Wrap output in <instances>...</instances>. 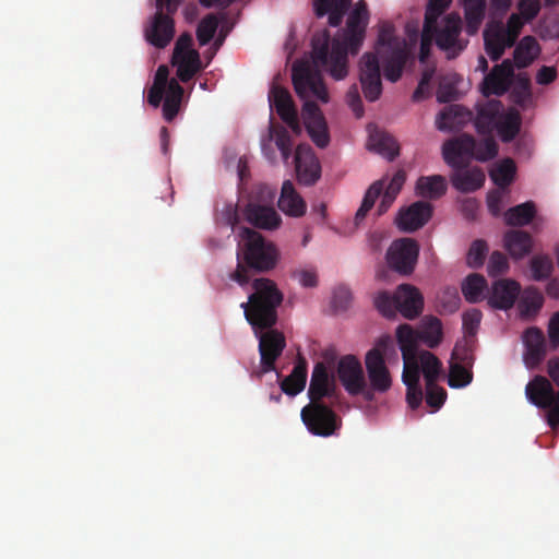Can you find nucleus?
Returning <instances> with one entry per match:
<instances>
[{
  "label": "nucleus",
  "mask_w": 559,
  "mask_h": 559,
  "mask_svg": "<svg viewBox=\"0 0 559 559\" xmlns=\"http://www.w3.org/2000/svg\"><path fill=\"white\" fill-rule=\"evenodd\" d=\"M487 288V282L480 274L474 273L468 275L462 284V293L468 302H478L484 297Z\"/></svg>",
  "instance_id": "a19ab883"
},
{
  "label": "nucleus",
  "mask_w": 559,
  "mask_h": 559,
  "mask_svg": "<svg viewBox=\"0 0 559 559\" xmlns=\"http://www.w3.org/2000/svg\"><path fill=\"white\" fill-rule=\"evenodd\" d=\"M405 180L406 174L403 169H400L393 175L386 186L384 179L374 181L366 191L361 205L356 212V225H358L366 217L368 212L373 207L376 200L382 194L383 190L385 193L396 198L403 185L405 183Z\"/></svg>",
  "instance_id": "f8f14e48"
},
{
  "label": "nucleus",
  "mask_w": 559,
  "mask_h": 559,
  "mask_svg": "<svg viewBox=\"0 0 559 559\" xmlns=\"http://www.w3.org/2000/svg\"><path fill=\"white\" fill-rule=\"evenodd\" d=\"M503 245L513 259H522L527 255L533 247L532 236L521 229H511L504 234Z\"/></svg>",
  "instance_id": "cd10ccee"
},
{
  "label": "nucleus",
  "mask_w": 559,
  "mask_h": 559,
  "mask_svg": "<svg viewBox=\"0 0 559 559\" xmlns=\"http://www.w3.org/2000/svg\"><path fill=\"white\" fill-rule=\"evenodd\" d=\"M543 304L544 297L537 288L530 287L525 289L522 306H524L526 311L537 312L542 309Z\"/></svg>",
  "instance_id": "4d7b16f0"
},
{
  "label": "nucleus",
  "mask_w": 559,
  "mask_h": 559,
  "mask_svg": "<svg viewBox=\"0 0 559 559\" xmlns=\"http://www.w3.org/2000/svg\"><path fill=\"white\" fill-rule=\"evenodd\" d=\"M310 96L314 95L309 93V95L304 98L302 116L305 126L313 143L318 147L324 148L330 143L328 126L319 106L314 102L308 100Z\"/></svg>",
  "instance_id": "ddd939ff"
},
{
  "label": "nucleus",
  "mask_w": 559,
  "mask_h": 559,
  "mask_svg": "<svg viewBox=\"0 0 559 559\" xmlns=\"http://www.w3.org/2000/svg\"><path fill=\"white\" fill-rule=\"evenodd\" d=\"M380 60L373 52L364 53L359 60V82L368 102H376L382 94Z\"/></svg>",
  "instance_id": "9b49d317"
},
{
  "label": "nucleus",
  "mask_w": 559,
  "mask_h": 559,
  "mask_svg": "<svg viewBox=\"0 0 559 559\" xmlns=\"http://www.w3.org/2000/svg\"><path fill=\"white\" fill-rule=\"evenodd\" d=\"M301 419L314 436L330 437L341 427L336 413L324 403H309L301 409Z\"/></svg>",
  "instance_id": "6e6552de"
},
{
  "label": "nucleus",
  "mask_w": 559,
  "mask_h": 559,
  "mask_svg": "<svg viewBox=\"0 0 559 559\" xmlns=\"http://www.w3.org/2000/svg\"><path fill=\"white\" fill-rule=\"evenodd\" d=\"M461 31L462 21L455 13L448 14L441 27L435 24L432 37L436 45L447 53L448 59L456 58L466 47L467 41L459 38Z\"/></svg>",
  "instance_id": "1a4fd4ad"
},
{
  "label": "nucleus",
  "mask_w": 559,
  "mask_h": 559,
  "mask_svg": "<svg viewBox=\"0 0 559 559\" xmlns=\"http://www.w3.org/2000/svg\"><path fill=\"white\" fill-rule=\"evenodd\" d=\"M419 341L424 342L428 347H437L442 340V323L436 317H427L424 319V325L418 331Z\"/></svg>",
  "instance_id": "ea45409f"
},
{
  "label": "nucleus",
  "mask_w": 559,
  "mask_h": 559,
  "mask_svg": "<svg viewBox=\"0 0 559 559\" xmlns=\"http://www.w3.org/2000/svg\"><path fill=\"white\" fill-rule=\"evenodd\" d=\"M525 394L533 405L548 411V425L556 428L559 425V391L554 390L551 382L543 376H535L526 384Z\"/></svg>",
  "instance_id": "0eeeda50"
},
{
  "label": "nucleus",
  "mask_w": 559,
  "mask_h": 559,
  "mask_svg": "<svg viewBox=\"0 0 559 559\" xmlns=\"http://www.w3.org/2000/svg\"><path fill=\"white\" fill-rule=\"evenodd\" d=\"M473 119V112L462 105L447 106L437 118L439 130H453L463 127Z\"/></svg>",
  "instance_id": "bb28decb"
},
{
  "label": "nucleus",
  "mask_w": 559,
  "mask_h": 559,
  "mask_svg": "<svg viewBox=\"0 0 559 559\" xmlns=\"http://www.w3.org/2000/svg\"><path fill=\"white\" fill-rule=\"evenodd\" d=\"M468 160L462 158V166L452 167L453 173L450 176L452 186L460 192H474L485 183V173L480 168L466 169Z\"/></svg>",
  "instance_id": "aec40b11"
},
{
  "label": "nucleus",
  "mask_w": 559,
  "mask_h": 559,
  "mask_svg": "<svg viewBox=\"0 0 559 559\" xmlns=\"http://www.w3.org/2000/svg\"><path fill=\"white\" fill-rule=\"evenodd\" d=\"M447 190V179L441 175L421 176L416 182V193L424 199L437 200L444 195Z\"/></svg>",
  "instance_id": "2f4dec72"
},
{
  "label": "nucleus",
  "mask_w": 559,
  "mask_h": 559,
  "mask_svg": "<svg viewBox=\"0 0 559 559\" xmlns=\"http://www.w3.org/2000/svg\"><path fill=\"white\" fill-rule=\"evenodd\" d=\"M542 47L534 36H524L516 45L513 52V64L518 69L531 66L540 55Z\"/></svg>",
  "instance_id": "c85d7f7f"
},
{
  "label": "nucleus",
  "mask_w": 559,
  "mask_h": 559,
  "mask_svg": "<svg viewBox=\"0 0 559 559\" xmlns=\"http://www.w3.org/2000/svg\"><path fill=\"white\" fill-rule=\"evenodd\" d=\"M248 223L261 229H275L281 224V216L272 206L249 203L245 209Z\"/></svg>",
  "instance_id": "393cba45"
},
{
  "label": "nucleus",
  "mask_w": 559,
  "mask_h": 559,
  "mask_svg": "<svg viewBox=\"0 0 559 559\" xmlns=\"http://www.w3.org/2000/svg\"><path fill=\"white\" fill-rule=\"evenodd\" d=\"M509 269L507 257L500 251H493L489 258L487 270L490 276H498Z\"/></svg>",
  "instance_id": "13d9d810"
},
{
  "label": "nucleus",
  "mask_w": 559,
  "mask_h": 559,
  "mask_svg": "<svg viewBox=\"0 0 559 559\" xmlns=\"http://www.w3.org/2000/svg\"><path fill=\"white\" fill-rule=\"evenodd\" d=\"M447 399V392L443 388L437 385L436 382L426 383V403L435 408L439 409Z\"/></svg>",
  "instance_id": "6e6d98bb"
},
{
  "label": "nucleus",
  "mask_w": 559,
  "mask_h": 559,
  "mask_svg": "<svg viewBox=\"0 0 559 559\" xmlns=\"http://www.w3.org/2000/svg\"><path fill=\"white\" fill-rule=\"evenodd\" d=\"M485 138L476 141L471 134L463 133L457 138L447 141L442 146V156L450 167L462 166V158L487 162L498 154V144L491 134H483Z\"/></svg>",
  "instance_id": "20e7f679"
},
{
  "label": "nucleus",
  "mask_w": 559,
  "mask_h": 559,
  "mask_svg": "<svg viewBox=\"0 0 559 559\" xmlns=\"http://www.w3.org/2000/svg\"><path fill=\"white\" fill-rule=\"evenodd\" d=\"M367 17V4L360 0L347 19L346 31L342 38L331 39L326 29L313 35L312 63L307 60H297L292 68L293 85L300 98L312 93L323 103L329 100L328 90L319 68L325 70L336 81L347 76L348 53L356 55L359 51L365 38Z\"/></svg>",
  "instance_id": "f257e3e1"
},
{
  "label": "nucleus",
  "mask_w": 559,
  "mask_h": 559,
  "mask_svg": "<svg viewBox=\"0 0 559 559\" xmlns=\"http://www.w3.org/2000/svg\"><path fill=\"white\" fill-rule=\"evenodd\" d=\"M399 312L408 320L419 317L424 309V297L418 288L402 284L396 288Z\"/></svg>",
  "instance_id": "412c9836"
},
{
  "label": "nucleus",
  "mask_w": 559,
  "mask_h": 559,
  "mask_svg": "<svg viewBox=\"0 0 559 559\" xmlns=\"http://www.w3.org/2000/svg\"><path fill=\"white\" fill-rule=\"evenodd\" d=\"M365 362L372 390L380 393L386 392L391 388L392 380L381 350L379 348L370 349L366 355Z\"/></svg>",
  "instance_id": "a211bd4d"
},
{
  "label": "nucleus",
  "mask_w": 559,
  "mask_h": 559,
  "mask_svg": "<svg viewBox=\"0 0 559 559\" xmlns=\"http://www.w3.org/2000/svg\"><path fill=\"white\" fill-rule=\"evenodd\" d=\"M456 91L452 82L442 79L437 90V100L439 103H450L455 99Z\"/></svg>",
  "instance_id": "69168bd1"
},
{
  "label": "nucleus",
  "mask_w": 559,
  "mask_h": 559,
  "mask_svg": "<svg viewBox=\"0 0 559 559\" xmlns=\"http://www.w3.org/2000/svg\"><path fill=\"white\" fill-rule=\"evenodd\" d=\"M308 395L310 403H323L324 397L333 403L337 399L335 380L323 362L316 364L313 368Z\"/></svg>",
  "instance_id": "2eb2a0df"
},
{
  "label": "nucleus",
  "mask_w": 559,
  "mask_h": 559,
  "mask_svg": "<svg viewBox=\"0 0 559 559\" xmlns=\"http://www.w3.org/2000/svg\"><path fill=\"white\" fill-rule=\"evenodd\" d=\"M337 376L349 395L356 396L364 391L365 377L361 364L355 356L347 355L340 359Z\"/></svg>",
  "instance_id": "dca6fc26"
},
{
  "label": "nucleus",
  "mask_w": 559,
  "mask_h": 559,
  "mask_svg": "<svg viewBox=\"0 0 559 559\" xmlns=\"http://www.w3.org/2000/svg\"><path fill=\"white\" fill-rule=\"evenodd\" d=\"M307 380V365L304 359H300L294 367L292 373L287 376L281 383V389L288 395H296L300 393L306 385Z\"/></svg>",
  "instance_id": "e433bc0d"
},
{
  "label": "nucleus",
  "mask_w": 559,
  "mask_h": 559,
  "mask_svg": "<svg viewBox=\"0 0 559 559\" xmlns=\"http://www.w3.org/2000/svg\"><path fill=\"white\" fill-rule=\"evenodd\" d=\"M182 0H156V13L145 27L146 40L156 48H165L175 36L173 14L178 10Z\"/></svg>",
  "instance_id": "423d86ee"
},
{
  "label": "nucleus",
  "mask_w": 559,
  "mask_h": 559,
  "mask_svg": "<svg viewBox=\"0 0 559 559\" xmlns=\"http://www.w3.org/2000/svg\"><path fill=\"white\" fill-rule=\"evenodd\" d=\"M485 49L492 61H498L504 53L507 37L502 34V23L497 22L489 25L484 31Z\"/></svg>",
  "instance_id": "c756f323"
},
{
  "label": "nucleus",
  "mask_w": 559,
  "mask_h": 559,
  "mask_svg": "<svg viewBox=\"0 0 559 559\" xmlns=\"http://www.w3.org/2000/svg\"><path fill=\"white\" fill-rule=\"evenodd\" d=\"M471 369L472 367L459 362H450L448 384L456 389L468 385L473 380Z\"/></svg>",
  "instance_id": "49530a36"
},
{
  "label": "nucleus",
  "mask_w": 559,
  "mask_h": 559,
  "mask_svg": "<svg viewBox=\"0 0 559 559\" xmlns=\"http://www.w3.org/2000/svg\"><path fill=\"white\" fill-rule=\"evenodd\" d=\"M536 215V206L533 201H526L510 207L504 213L506 224L509 226L528 225Z\"/></svg>",
  "instance_id": "c9c22d12"
},
{
  "label": "nucleus",
  "mask_w": 559,
  "mask_h": 559,
  "mask_svg": "<svg viewBox=\"0 0 559 559\" xmlns=\"http://www.w3.org/2000/svg\"><path fill=\"white\" fill-rule=\"evenodd\" d=\"M483 313L480 310L476 308H472L466 310L462 316L463 321V332L464 338L474 340L476 336L480 322H481Z\"/></svg>",
  "instance_id": "09e8293b"
},
{
  "label": "nucleus",
  "mask_w": 559,
  "mask_h": 559,
  "mask_svg": "<svg viewBox=\"0 0 559 559\" xmlns=\"http://www.w3.org/2000/svg\"><path fill=\"white\" fill-rule=\"evenodd\" d=\"M346 100H347L348 106L354 111L355 116L357 118L362 117L364 106H362V102H361V98H360V95L358 93V88L356 85H353L348 90L347 95H346Z\"/></svg>",
  "instance_id": "338daca9"
},
{
  "label": "nucleus",
  "mask_w": 559,
  "mask_h": 559,
  "mask_svg": "<svg viewBox=\"0 0 559 559\" xmlns=\"http://www.w3.org/2000/svg\"><path fill=\"white\" fill-rule=\"evenodd\" d=\"M269 100L271 107H275L277 115L282 120L297 112L292 95L286 88L282 86H272L269 94Z\"/></svg>",
  "instance_id": "f704fd0d"
},
{
  "label": "nucleus",
  "mask_w": 559,
  "mask_h": 559,
  "mask_svg": "<svg viewBox=\"0 0 559 559\" xmlns=\"http://www.w3.org/2000/svg\"><path fill=\"white\" fill-rule=\"evenodd\" d=\"M474 344V340L464 338L463 342H457L452 352V360L453 362H459L468 367L473 366L474 355L472 350V346Z\"/></svg>",
  "instance_id": "8fccbe9b"
},
{
  "label": "nucleus",
  "mask_w": 559,
  "mask_h": 559,
  "mask_svg": "<svg viewBox=\"0 0 559 559\" xmlns=\"http://www.w3.org/2000/svg\"><path fill=\"white\" fill-rule=\"evenodd\" d=\"M487 251L488 247L484 240L473 241L467 253V264L474 269L480 267L484 264Z\"/></svg>",
  "instance_id": "5fc2aeb1"
},
{
  "label": "nucleus",
  "mask_w": 559,
  "mask_h": 559,
  "mask_svg": "<svg viewBox=\"0 0 559 559\" xmlns=\"http://www.w3.org/2000/svg\"><path fill=\"white\" fill-rule=\"evenodd\" d=\"M537 35L546 40L559 37V20H547L543 19L538 22L536 27Z\"/></svg>",
  "instance_id": "bf43d9fd"
},
{
  "label": "nucleus",
  "mask_w": 559,
  "mask_h": 559,
  "mask_svg": "<svg viewBox=\"0 0 559 559\" xmlns=\"http://www.w3.org/2000/svg\"><path fill=\"white\" fill-rule=\"evenodd\" d=\"M514 85L511 91V99L515 105L524 106L531 98V80L526 73H519L513 78Z\"/></svg>",
  "instance_id": "c03bdc74"
},
{
  "label": "nucleus",
  "mask_w": 559,
  "mask_h": 559,
  "mask_svg": "<svg viewBox=\"0 0 559 559\" xmlns=\"http://www.w3.org/2000/svg\"><path fill=\"white\" fill-rule=\"evenodd\" d=\"M464 12L467 23V29L471 34H474L478 29L479 25L484 20L485 9L464 8Z\"/></svg>",
  "instance_id": "e2e57ef3"
},
{
  "label": "nucleus",
  "mask_w": 559,
  "mask_h": 559,
  "mask_svg": "<svg viewBox=\"0 0 559 559\" xmlns=\"http://www.w3.org/2000/svg\"><path fill=\"white\" fill-rule=\"evenodd\" d=\"M219 20L214 13L205 15L197 27V39L200 46L207 45L215 36Z\"/></svg>",
  "instance_id": "a18cd8bd"
},
{
  "label": "nucleus",
  "mask_w": 559,
  "mask_h": 559,
  "mask_svg": "<svg viewBox=\"0 0 559 559\" xmlns=\"http://www.w3.org/2000/svg\"><path fill=\"white\" fill-rule=\"evenodd\" d=\"M435 69H426L419 80L418 86L413 93V100L420 102L421 99L429 96L430 82L433 78Z\"/></svg>",
  "instance_id": "052dcab7"
},
{
  "label": "nucleus",
  "mask_w": 559,
  "mask_h": 559,
  "mask_svg": "<svg viewBox=\"0 0 559 559\" xmlns=\"http://www.w3.org/2000/svg\"><path fill=\"white\" fill-rule=\"evenodd\" d=\"M418 365L420 364L426 383L437 382L441 370V361L430 352L417 353Z\"/></svg>",
  "instance_id": "37998d69"
},
{
  "label": "nucleus",
  "mask_w": 559,
  "mask_h": 559,
  "mask_svg": "<svg viewBox=\"0 0 559 559\" xmlns=\"http://www.w3.org/2000/svg\"><path fill=\"white\" fill-rule=\"evenodd\" d=\"M239 236L241 241L237 250V267L229 277L245 287L250 283L251 271L263 273L276 266L278 251L260 233L248 227L240 228Z\"/></svg>",
  "instance_id": "7ed1b4c3"
},
{
  "label": "nucleus",
  "mask_w": 559,
  "mask_h": 559,
  "mask_svg": "<svg viewBox=\"0 0 559 559\" xmlns=\"http://www.w3.org/2000/svg\"><path fill=\"white\" fill-rule=\"evenodd\" d=\"M374 306L378 311L385 318H394L399 312L396 301V290L393 295L388 292H381L374 298Z\"/></svg>",
  "instance_id": "de8ad7c7"
},
{
  "label": "nucleus",
  "mask_w": 559,
  "mask_h": 559,
  "mask_svg": "<svg viewBox=\"0 0 559 559\" xmlns=\"http://www.w3.org/2000/svg\"><path fill=\"white\" fill-rule=\"evenodd\" d=\"M277 204L281 211L294 217L302 216L307 209L304 199L289 180L283 182Z\"/></svg>",
  "instance_id": "a878e982"
},
{
  "label": "nucleus",
  "mask_w": 559,
  "mask_h": 559,
  "mask_svg": "<svg viewBox=\"0 0 559 559\" xmlns=\"http://www.w3.org/2000/svg\"><path fill=\"white\" fill-rule=\"evenodd\" d=\"M271 134L275 136V144L280 151L293 147V141L289 132L283 126H272Z\"/></svg>",
  "instance_id": "0e129e2a"
},
{
  "label": "nucleus",
  "mask_w": 559,
  "mask_h": 559,
  "mask_svg": "<svg viewBox=\"0 0 559 559\" xmlns=\"http://www.w3.org/2000/svg\"><path fill=\"white\" fill-rule=\"evenodd\" d=\"M396 338L403 358L417 356V345L419 342L418 331H415L409 324H401L396 329Z\"/></svg>",
  "instance_id": "4c0bfd02"
},
{
  "label": "nucleus",
  "mask_w": 559,
  "mask_h": 559,
  "mask_svg": "<svg viewBox=\"0 0 559 559\" xmlns=\"http://www.w3.org/2000/svg\"><path fill=\"white\" fill-rule=\"evenodd\" d=\"M530 270L532 278L536 282L550 278L555 266L551 258L548 254H535L530 260Z\"/></svg>",
  "instance_id": "79ce46f5"
},
{
  "label": "nucleus",
  "mask_w": 559,
  "mask_h": 559,
  "mask_svg": "<svg viewBox=\"0 0 559 559\" xmlns=\"http://www.w3.org/2000/svg\"><path fill=\"white\" fill-rule=\"evenodd\" d=\"M502 103L488 99L476 105L474 126L478 134H491L502 114Z\"/></svg>",
  "instance_id": "5701e85b"
},
{
  "label": "nucleus",
  "mask_w": 559,
  "mask_h": 559,
  "mask_svg": "<svg viewBox=\"0 0 559 559\" xmlns=\"http://www.w3.org/2000/svg\"><path fill=\"white\" fill-rule=\"evenodd\" d=\"M404 370L402 380L406 388L418 385L419 382V365L417 356L403 358Z\"/></svg>",
  "instance_id": "864d4df0"
},
{
  "label": "nucleus",
  "mask_w": 559,
  "mask_h": 559,
  "mask_svg": "<svg viewBox=\"0 0 559 559\" xmlns=\"http://www.w3.org/2000/svg\"><path fill=\"white\" fill-rule=\"evenodd\" d=\"M295 167L298 181L305 186L314 185L321 177V165L309 145L299 144L295 152Z\"/></svg>",
  "instance_id": "f3484780"
},
{
  "label": "nucleus",
  "mask_w": 559,
  "mask_h": 559,
  "mask_svg": "<svg viewBox=\"0 0 559 559\" xmlns=\"http://www.w3.org/2000/svg\"><path fill=\"white\" fill-rule=\"evenodd\" d=\"M419 254V246L412 238H401L392 242L386 252L389 266L402 275L413 273Z\"/></svg>",
  "instance_id": "9d476101"
},
{
  "label": "nucleus",
  "mask_w": 559,
  "mask_h": 559,
  "mask_svg": "<svg viewBox=\"0 0 559 559\" xmlns=\"http://www.w3.org/2000/svg\"><path fill=\"white\" fill-rule=\"evenodd\" d=\"M171 62L177 67V76L183 83L189 82L202 69L198 50L188 51L178 58L173 57Z\"/></svg>",
  "instance_id": "473e14b6"
},
{
  "label": "nucleus",
  "mask_w": 559,
  "mask_h": 559,
  "mask_svg": "<svg viewBox=\"0 0 559 559\" xmlns=\"http://www.w3.org/2000/svg\"><path fill=\"white\" fill-rule=\"evenodd\" d=\"M253 292L240 307L255 336L259 338L261 370L259 376L275 369V361L282 355L286 341L282 332L272 329L277 322V309L283 302V293L276 283L266 277L252 281Z\"/></svg>",
  "instance_id": "f03ea898"
},
{
  "label": "nucleus",
  "mask_w": 559,
  "mask_h": 559,
  "mask_svg": "<svg viewBox=\"0 0 559 559\" xmlns=\"http://www.w3.org/2000/svg\"><path fill=\"white\" fill-rule=\"evenodd\" d=\"M514 64L512 60L504 59L500 64H496L492 70L484 78L481 92L485 96L506 94L513 82Z\"/></svg>",
  "instance_id": "4468645a"
},
{
  "label": "nucleus",
  "mask_w": 559,
  "mask_h": 559,
  "mask_svg": "<svg viewBox=\"0 0 559 559\" xmlns=\"http://www.w3.org/2000/svg\"><path fill=\"white\" fill-rule=\"evenodd\" d=\"M451 1L452 0H429L424 20V23H426V31L430 27H435L438 19L450 5Z\"/></svg>",
  "instance_id": "3c124183"
},
{
  "label": "nucleus",
  "mask_w": 559,
  "mask_h": 559,
  "mask_svg": "<svg viewBox=\"0 0 559 559\" xmlns=\"http://www.w3.org/2000/svg\"><path fill=\"white\" fill-rule=\"evenodd\" d=\"M522 15L512 13L508 19L507 26L502 24V34L507 37V45L513 46L523 28Z\"/></svg>",
  "instance_id": "603ef678"
},
{
  "label": "nucleus",
  "mask_w": 559,
  "mask_h": 559,
  "mask_svg": "<svg viewBox=\"0 0 559 559\" xmlns=\"http://www.w3.org/2000/svg\"><path fill=\"white\" fill-rule=\"evenodd\" d=\"M521 115L518 110L511 109L507 114H501V118H499L497 130L501 141L503 143L512 142L521 130Z\"/></svg>",
  "instance_id": "72a5a7b5"
},
{
  "label": "nucleus",
  "mask_w": 559,
  "mask_h": 559,
  "mask_svg": "<svg viewBox=\"0 0 559 559\" xmlns=\"http://www.w3.org/2000/svg\"><path fill=\"white\" fill-rule=\"evenodd\" d=\"M518 7L523 20L531 22L540 11V0H519Z\"/></svg>",
  "instance_id": "680f3d73"
},
{
  "label": "nucleus",
  "mask_w": 559,
  "mask_h": 559,
  "mask_svg": "<svg viewBox=\"0 0 559 559\" xmlns=\"http://www.w3.org/2000/svg\"><path fill=\"white\" fill-rule=\"evenodd\" d=\"M523 343L525 346L524 362L533 369L536 368L546 357V340L539 328L531 326L523 334Z\"/></svg>",
  "instance_id": "4be33fe9"
},
{
  "label": "nucleus",
  "mask_w": 559,
  "mask_h": 559,
  "mask_svg": "<svg viewBox=\"0 0 559 559\" xmlns=\"http://www.w3.org/2000/svg\"><path fill=\"white\" fill-rule=\"evenodd\" d=\"M548 337L550 346L555 349L559 346V311L554 313L548 323Z\"/></svg>",
  "instance_id": "774afa93"
},
{
  "label": "nucleus",
  "mask_w": 559,
  "mask_h": 559,
  "mask_svg": "<svg viewBox=\"0 0 559 559\" xmlns=\"http://www.w3.org/2000/svg\"><path fill=\"white\" fill-rule=\"evenodd\" d=\"M393 32L394 28L389 23L381 26L377 41V53L382 62L384 78L395 83L402 78L409 55L405 39L397 38Z\"/></svg>",
  "instance_id": "39448f33"
},
{
  "label": "nucleus",
  "mask_w": 559,
  "mask_h": 559,
  "mask_svg": "<svg viewBox=\"0 0 559 559\" xmlns=\"http://www.w3.org/2000/svg\"><path fill=\"white\" fill-rule=\"evenodd\" d=\"M515 171L516 166L513 159L506 158L490 170L489 176L499 189L504 190L512 183Z\"/></svg>",
  "instance_id": "58836bf2"
},
{
  "label": "nucleus",
  "mask_w": 559,
  "mask_h": 559,
  "mask_svg": "<svg viewBox=\"0 0 559 559\" xmlns=\"http://www.w3.org/2000/svg\"><path fill=\"white\" fill-rule=\"evenodd\" d=\"M367 147L389 160H393L400 154L397 141L391 134L383 131L371 132Z\"/></svg>",
  "instance_id": "7c9ffc66"
},
{
  "label": "nucleus",
  "mask_w": 559,
  "mask_h": 559,
  "mask_svg": "<svg viewBox=\"0 0 559 559\" xmlns=\"http://www.w3.org/2000/svg\"><path fill=\"white\" fill-rule=\"evenodd\" d=\"M520 290L521 286L516 281L498 280L491 286L488 304L495 309L508 310L513 307Z\"/></svg>",
  "instance_id": "b1692460"
},
{
  "label": "nucleus",
  "mask_w": 559,
  "mask_h": 559,
  "mask_svg": "<svg viewBox=\"0 0 559 559\" xmlns=\"http://www.w3.org/2000/svg\"><path fill=\"white\" fill-rule=\"evenodd\" d=\"M433 207L429 202L416 201L408 207L401 210L396 218L397 227L405 233H413L421 228L430 219Z\"/></svg>",
  "instance_id": "6ab92c4d"
}]
</instances>
